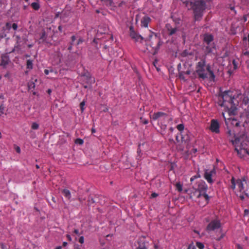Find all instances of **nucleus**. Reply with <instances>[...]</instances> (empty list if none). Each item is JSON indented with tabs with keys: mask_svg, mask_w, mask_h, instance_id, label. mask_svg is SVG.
Returning a JSON list of instances; mask_svg holds the SVG:
<instances>
[{
	"mask_svg": "<svg viewBox=\"0 0 249 249\" xmlns=\"http://www.w3.org/2000/svg\"><path fill=\"white\" fill-rule=\"evenodd\" d=\"M62 193L63 194L64 196L68 199H70L71 197V194L70 191L68 189H64L62 190Z\"/></svg>",
	"mask_w": 249,
	"mask_h": 249,
	"instance_id": "b1692460",
	"label": "nucleus"
},
{
	"mask_svg": "<svg viewBox=\"0 0 249 249\" xmlns=\"http://www.w3.org/2000/svg\"><path fill=\"white\" fill-rule=\"evenodd\" d=\"M44 73L45 74L48 75L49 73V71L48 70L45 69L44 70Z\"/></svg>",
	"mask_w": 249,
	"mask_h": 249,
	"instance_id": "680f3d73",
	"label": "nucleus"
},
{
	"mask_svg": "<svg viewBox=\"0 0 249 249\" xmlns=\"http://www.w3.org/2000/svg\"><path fill=\"white\" fill-rule=\"evenodd\" d=\"M213 40V37L212 35L208 33L204 35L203 42L206 54H209L212 52V49L214 48Z\"/></svg>",
	"mask_w": 249,
	"mask_h": 249,
	"instance_id": "39448f33",
	"label": "nucleus"
},
{
	"mask_svg": "<svg viewBox=\"0 0 249 249\" xmlns=\"http://www.w3.org/2000/svg\"><path fill=\"white\" fill-rule=\"evenodd\" d=\"M75 39H76L75 36H72L71 37V43H72V44H73V42L75 40Z\"/></svg>",
	"mask_w": 249,
	"mask_h": 249,
	"instance_id": "09e8293b",
	"label": "nucleus"
},
{
	"mask_svg": "<svg viewBox=\"0 0 249 249\" xmlns=\"http://www.w3.org/2000/svg\"><path fill=\"white\" fill-rule=\"evenodd\" d=\"M33 61L31 59L27 60L26 62L27 68L28 69L31 70L33 69Z\"/></svg>",
	"mask_w": 249,
	"mask_h": 249,
	"instance_id": "bb28decb",
	"label": "nucleus"
},
{
	"mask_svg": "<svg viewBox=\"0 0 249 249\" xmlns=\"http://www.w3.org/2000/svg\"><path fill=\"white\" fill-rule=\"evenodd\" d=\"M16 151H17V153H19L20 152V147L17 146V147L16 148Z\"/></svg>",
	"mask_w": 249,
	"mask_h": 249,
	"instance_id": "6e6d98bb",
	"label": "nucleus"
},
{
	"mask_svg": "<svg viewBox=\"0 0 249 249\" xmlns=\"http://www.w3.org/2000/svg\"><path fill=\"white\" fill-rule=\"evenodd\" d=\"M243 181H246L245 178H243L242 179H239L236 180V184L237 185L239 191L241 192L244 189V184L243 183Z\"/></svg>",
	"mask_w": 249,
	"mask_h": 249,
	"instance_id": "4be33fe9",
	"label": "nucleus"
},
{
	"mask_svg": "<svg viewBox=\"0 0 249 249\" xmlns=\"http://www.w3.org/2000/svg\"><path fill=\"white\" fill-rule=\"evenodd\" d=\"M201 196V194L194 187L190 191V197L192 199L198 198Z\"/></svg>",
	"mask_w": 249,
	"mask_h": 249,
	"instance_id": "f3484780",
	"label": "nucleus"
},
{
	"mask_svg": "<svg viewBox=\"0 0 249 249\" xmlns=\"http://www.w3.org/2000/svg\"><path fill=\"white\" fill-rule=\"evenodd\" d=\"M249 214V210L248 209H245L244 210V216L247 215Z\"/></svg>",
	"mask_w": 249,
	"mask_h": 249,
	"instance_id": "de8ad7c7",
	"label": "nucleus"
},
{
	"mask_svg": "<svg viewBox=\"0 0 249 249\" xmlns=\"http://www.w3.org/2000/svg\"><path fill=\"white\" fill-rule=\"evenodd\" d=\"M239 197L242 200H243L245 199L244 196L242 195H240Z\"/></svg>",
	"mask_w": 249,
	"mask_h": 249,
	"instance_id": "052dcab7",
	"label": "nucleus"
},
{
	"mask_svg": "<svg viewBox=\"0 0 249 249\" xmlns=\"http://www.w3.org/2000/svg\"><path fill=\"white\" fill-rule=\"evenodd\" d=\"M201 196H204L205 198L206 201H207V203H208V201L209 200L210 197L209 196L206 194V192L202 193H201Z\"/></svg>",
	"mask_w": 249,
	"mask_h": 249,
	"instance_id": "2f4dec72",
	"label": "nucleus"
},
{
	"mask_svg": "<svg viewBox=\"0 0 249 249\" xmlns=\"http://www.w3.org/2000/svg\"><path fill=\"white\" fill-rule=\"evenodd\" d=\"M73 44H72V43H71V44L68 47V50L70 51H71L72 49V46Z\"/></svg>",
	"mask_w": 249,
	"mask_h": 249,
	"instance_id": "4d7b16f0",
	"label": "nucleus"
},
{
	"mask_svg": "<svg viewBox=\"0 0 249 249\" xmlns=\"http://www.w3.org/2000/svg\"><path fill=\"white\" fill-rule=\"evenodd\" d=\"M216 174V171L214 168H213L211 171H209L208 169L205 170V172L204 174V177L205 179L207 180L208 182L210 184H212L214 182V180L212 178L215 176Z\"/></svg>",
	"mask_w": 249,
	"mask_h": 249,
	"instance_id": "6e6552de",
	"label": "nucleus"
},
{
	"mask_svg": "<svg viewBox=\"0 0 249 249\" xmlns=\"http://www.w3.org/2000/svg\"><path fill=\"white\" fill-rule=\"evenodd\" d=\"M246 106L247 107L245 108V110L248 114H249V104H248Z\"/></svg>",
	"mask_w": 249,
	"mask_h": 249,
	"instance_id": "8fccbe9b",
	"label": "nucleus"
},
{
	"mask_svg": "<svg viewBox=\"0 0 249 249\" xmlns=\"http://www.w3.org/2000/svg\"><path fill=\"white\" fill-rule=\"evenodd\" d=\"M90 84H84V88L85 89H87L89 87V85H90Z\"/></svg>",
	"mask_w": 249,
	"mask_h": 249,
	"instance_id": "0e129e2a",
	"label": "nucleus"
},
{
	"mask_svg": "<svg viewBox=\"0 0 249 249\" xmlns=\"http://www.w3.org/2000/svg\"><path fill=\"white\" fill-rule=\"evenodd\" d=\"M85 105V102L83 101L80 104L81 110L83 111L84 110V106Z\"/></svg>",
	"mask_w": 249,
	"mask_h": 249,
	"instance_id": "a19ab883",
	"label": "nucleus"
},
{
	"mask_svg": "<svg viewBox=\"0 0 249 249\" xmlns=\"http://www.w3.org/2000/svg\"><path fill=\"white\" fill-rule=\"evenodd\" d=\"M81 81L83 85L85 84H91L95 82L94 80L92 79L90 74L89 72L82 74L81 76Z\"/></svg>",
	"mask_w": 249,
	"mask_h": 249,
	"instance_id": "9b49d317",
	"label": "nucleus"
},
{
	"mask_svg": "<svg viewBox=\"0 0 249 249\" xmlns=\"http://www.w3.org/2000/svg\"><path fill=\"white\" fill-rule=\"evenodd\" d=\"M78 241L81 244H83L84 242V236H81L79 240H78Z\"/></svg>",
	"mask_w": 249,
	"mask_h": 249,
	"instance_id": "c03bdc74",
	"label": "nucleus"
},
{
	"mask_svg": "<svg viewBox=\"0 0 249 249\" xmlns=\"http://www.w3.org/2000/svg\"><path fill=\"white\" fill-rule=\"evenodd\" d=\"M4 110V107L3 106V104L2 103L0 106V112L1 114H3Z\"/></svg>",
	"mask_w": 249,
	"mask_h": 249,
	"instance_id": "79ce46f5",
	"label": "nucleus"
},
{
	"mask_svg": "<svg viewBox=\"0 0 249 249\" xmlns=\"http://www.w3.org/2000/svg\"><path fill=\"white\" fill-rule=\"evenodd\" d=\"M136 249H147L144 242L139 243V246Z\"/></svg>",
	"mask_w": 249,
	"mask_h": 249,
	"instance_id": "cd10ccee",
	"label": "nucleus"
},
{
	"mask_svg": "<svg viewBox=\"0 0 249 249\" xmlns=\"http://www.w3.org/2000/svg\"><path fill=\"white\" fill-rule=\"evenodd\" d=\"M199 178H200V175L199 174H197L196 175L194 176L191 178L190 181L192 182L194 179Z\"/></svg>",
	"mask_w": 249,
	"mask_h": 249,
	"instance_id": "ea45409f",
	"label": "nucleus"
},
{
	"mask_svg": "<svg viewBox=\"0 0 249 249\" xmlns=\"http://www.w3.org/2000/svg\"><path fill=\"white\" fill-rule=\"evenodd\" d=\"M221 226V223L218 220H212L207 226V230L208 231H214L219 229Z\"/></svg>",
	"mask_w": 249,
	"mask_h": 249,
	"instance_id": "9d476101",
	"label": "nucleus"
},
{
	"mask_svg": "<svg viewBox=\"0 0 249 249\" xmlns=\"http://www.w3.org/2000/svg\"><path fill=\"white\" fill-rule=\"evenodd\" d=\"M31 6L35 10H38L40 8V4L38 2H34L31 3Z\"/></svg>",
	"mask_w": 249,
	"mask_h": 249,
	"instance_id": "393cba45",
	"label": "nucleus"
},
{
	"mask_svg": "<svg viewBox=\"0 0 249 249\" xmlns=\"http://www.w3.org/2000/svg\"><path fill=\"white\" fill-rule=\"evenodd\" d=\"M183 3L188 10H193L195 21H200L205 9L206 3L202 0H185Z\"/></svg>",
	"mask_w": 249,
	"mask_h": 249,
	"instance_id": "f03ea898",
	"label": "nucleus"
},
{
	"mask_svg": "<svg viewBox=\"0 0 249 249\" xmlns=\"http://www.w3.org/2000/svg\"><path fill=\"white\" fill-rule=\"evenodd\" d=\"M39 125L36 123H33L32 124V128L33 129H37L38 128Z\"/></svg>",
	"mask_w": 249,
	"mask_h": 249,
	"instance_id": "4c0bfd02",
	"label": "nucleus"
},
{
	"mask_svg": "<svg viewBox=\"0 0 249 249\" xmlns=\"http://www.w3.org/2000/svg\"><path fill=\"white\" fill-rule=\"evenodd\" d=\"M224 237V234H222L220 237L217 238L216 239V240L218 241H220L222 238H223Z\"/></svg>",
	"mask_w": 249,
	"mask_h": 249,
	"instance_id": "13d9d810",
	"label": "nucleus"
},
{
	"mask_svg": "<svg viewBox=\"0 0 249 249\" xmlns=\"http://www.w3.org/2000/svg\"><path fill=\"white\" fill-rule=\"evenodd\" d=\"M177 128L179 131H181L183 130L184 126L183 124H179L177 125Z\"/></svg>",
	"mask_w": 249,
	"mask_h": 249,
	"instance_id": "f704fd0d",
	"label": "nucleus"
},
{
	"mask_svg": "<svg viewBox=\"0 0 249 249\" xmlns=\"http://www.w3.org/2000/svg\"><path fill=\"white\" fill-rule=\"evenodd\" d=\"M236 247L237 249H243V247L240 244H236Z\"/></svg>",
	"mask_w": 249,
	"mask_h": 249,
	"instance_id": "5fc2aeb1",
	"label": "nucleus"
},
{
	"mask_svg": "<svg viewBox=\"0 0 249 249\" xmlns=\"http://www.w3.org/2000/svg\"><path fill=\"white\" fill-rule=\"evenodd\" d=\"M47 93L49 94H50L52 92V90L51 89H48L47 91Z\"/></svg>",
	"mask_w": 249,
	"mask_h": 249,
	"instance_id": "338daca9",
	"label": "nucleus"
},
{
	"mask_svg": "<svg viewBox=\"0 0 249 249\" xmlns=\"http://www.w3.org/2000/svg\"><path fill=\"white\" fill-rule=\"evenodd\" d=\"M88 204L89 206H90L95 203V201H94L93 198L90 196H89V197L88 198Z\"/></svg>",
	"mask_w": 249,
	"mask_h": 249,
	"instance_id": "7c9ffc66",
	"label": "nucleus"
},
{
	"mask_svg": "<svg viewBox=\"0 0 249 249\" xmlns=\"http://www.w3.org/2000/svg\"><path fill=\"white\" fill-rule=\"evenodd\" d=\"M230 142L235 146V150L237 151L238 154H239V151L242 150L246 151L249 141L246 132L243 131L237 134L234 140H230Z\"/></svg>",
	"mask_w": 249,
	"mask_h": 249,
	"instance_id": "20e7f679",
	"label": "nucleus"
},
{
	"mask_svg": "<svg viewBox=\"0 0 249 249\" xmlns=\"http://www.w3.org/2000/svg\"><path fill=\"white\" fill-rule=\"evenodd\" d=\"M37 81L36 78H32L31 80L28 83V90L35 89L36 87L35 82Z\"/></svg>",
	"mask_w": 249,
	"mask_h": 249,
	"instance_id": "412c9836",
	"label": "nucleus"
},
{
	"mask_svg": "<svg viewBox=\"0 0 249 249\" xmlns=\"http://www.w3.org/2000/svg\"><path fill=\"white\" fill-rule=\"evenodd\" d=\"M243 103L245 106L249 104V99L248 97H244L243 100Z\"/></svg>",
	"mask_w": 249,
	"mask_h": 249,
	"instance_id": "e433bc0d",
	"label": "nucleus"
},
{
	"mask_svg": "<svg viewBox=\"0 0 249 249\" xmlns=\"http://www.w3.org/2000/svg\"><path fill=\"white\" fill-rule=\"evenodd\" d=\"M196 189L201 194L206 192L208 186L204 181L200 180L197 182V187Z\"/></svg>",
	"mask_w": 249,
	"mask_h": 249,
	"instance_id": "ddd939ff",
	"label": "nucleus"
},
{
	"mask_svg": "<svg viewBox=\"0 0 249 249\" xmlns=\"http://www.w3.org/2000/svg\"><path fill=\"white\" fill-rule=\"evenodd\" d=\"M226 133L230 141L231 139H233V138H235L237 136V135L235 134V130L233 128V127L226 126Z\"/></svg>",
	"mask_w": 249,
	"mask_h": 249,
	"instance_id": "2eb2a0df",
	"label": "nucleus"
},
{
	"mask_svg": "<svg viewBox=\"0 0 249 249\" xmlns=\"http://www.w3.org/2000/svg\"><path fill=\"white\" fill-rule=\"evenodd\" d=\"M10 58L8 53H4L1 55V62L0 65L5 67L10 62Z\"/></svg>",
	"mask_w": 249,
	"mask_h": 249,
	"instance_id": "dca6fc26",
	"label": "nucleus"
},
{
	"mask_svg": "<svg viewBox=\"0 0 249 249\" xmlns=\"http://www.w3.org/2000/svg\"><path fill=\"white\" fill-rule=\"evenodd\" d=\"M196 246L199 249H203L204 248V246L203 244L201 242H197Z\"/></svg>",
	"mask_w": 249,
	"mask_h": 249,
	"instance_id": "c9c22d12",
	"label": "nucleus"
},
{
	"mask_svg": "<svg viewBox=\"0 0 249 249\" xmlns=\"http://www.w3.org/2000/svg\"><path fill=\"white\" fill-rule=\"evenodd\" d=\"M177 189L179 192H181L182 190V185L179 182L177 183L176 185Z\"/></svg>",
	"mask_w": 249,
	"mask_h": 249,
	"instance_id": "473e14b6",
	"label": "nucleus"
},
{
	"mask_svg": "<svg viewBox=\"0 0 249 249\" xmlns=\"http://www.w3.org/2000/svg\"><path fill=\"white\" fill-rule=\"evenodd\" d=\"M58 30H59V31L60 32H61V33H62V26L59 25V26H58Z\"/></svg>",
	"mask_w": 249,
	"mask_h": 249,
	"instance_id": "bf43d9fd",
	"label": "nucleus"
},
{
	"mask_svg": "<svg viewBox=\"0 0 249 249\" xmlns=\"http://www.w3.org/2000/svg\"><path fill=\"white\" fill-rule=\"evenodd\" d=\"M168 117V115L163 112H157L153 113L152 116V119L153 120H157L160 118H162L163 119H167Z\"/></svg>",
	"mask_w": 249,
	"mask_h": 249,
	"instance_id": "4468645a",
	"label": "nucleus"
},
{
	"mask_svg": "<svg viewBox=\"0 0 249 249\" xmlns=\"http://www.w3.org/2000/svg\"><path fill=\"white\" fill-rule=\"evenodd\" d=\"M231 188L232 189V190H234L235 188V185L236 184V181L235 182V178L234 177H232L231 178Z\"/></svg>",
	"mask_w": 249,
	"mask_h": 249,
	"instance_id": "c85d7f7f",
	"label": "nucleus"
},
{
	"mask_svg": "<svg viewBox=\"0 0 249 249\" xmlns=\"http://www.w3.org/2000/svg\"><path fill=\"white\" fill-rule=\"evenodd\" d=\"M107 6H111L113 3V0H101Z\"/></svg>",
	"mask_w": 249,
	"mask_h": 249,
	"instance_id": "c756f323",
	"label": "nucleus"
},
{
	"mask_svg": "<svg viewBox=\"0 0 249 249\" xmlns=\"http://www.w3.org/2000/svg\"><path fill=\"white\" fill-rule=\"evenodd\" d=\"M150 21L151 18L147 16H144L141 20V26L147 27Z\"/></svg>",
	"mask_w": 249,
	"mask_h": 249,
	"instance_id": "aec40b11",
	"label": "nucleus"
},
{
	"mask_svg": "<svg viewBox=\"0 0 249 249\" xmlns=\"http://www.w3.org/2000/svg\"><path fill=\"white\" fill-rule=\"evenodd\" d=\"M129 35L131 38L134 39L136 42L142 43L143 41H146V39H144L142 36L135 32L134 26L132 25L129 27Z\"/></svg>",
	"mask_w": 249,
	"mask_h": 249,
	"instance_id": "0eeeda50",
	"label": "nucleus"
},
{
	"mask_svg": "<svg viewBox=\"0 0 249 249\" xmlns=\"http://www.w3.org/2000/svg\"><path fill=\"white\" fill-rule=\"evenodd\" d=\"M16 38L17 40V46L15 47V48L11 52H14L15 51L19 50L21 47H24L25 45L27 43L28 39L25 36H22V37L19 36H16Z\"/></svg>",
	"mask_w": 249,
	"mask_h": 249,
	"instance_id": "423d86ee",
	"label": "nucleus"
},
{
	"mask_svg": "<svg viewBox=\"0 0 249 249\" xmlns=\"http://www.w3.org/2000/svg\"><path fill=\"white\" fill-rule=\"evenodd\" d=\"M158 196V194L156 193H153L151 195V197L152 198L156 197Z\"/></svg>",
	"mask_w": 249,
	"mask_h": 249,
	"instance_id": "49530a36",
	"label": "nucleus"
},
{
	"mask_svg": "<svg viewBox=\"0 0 249 249\" xmlns=\"http://www.w3.org/2000/svg\"><path fill=\"white\" fill-rule=\"evenodd\" d=\"M83 42V39H82V38H80L78 39V41H77V45H78V44H80V43H82Z\"/></svg>",
	"mask_w": 249,
	"mask_h": 249,
	"instance_id": "603ef678",
	"label": "nucleus"
},
{
	"mask_svg": "<svg viewBox=\"0 0 249 249\" xmlns=\"http://www.w3.org/2000/svg\"><path fill=\"white\" fill-rule=\"evenodd\" d=\"M12 28H13L14 30H17V29H18V25H17V23H13V24H12Z\"/></svg>",
	"mask_w": 249,
	"mask_h": 249,
	"instance_id": "a18cd8bd",
	"label": "nucleus"
},
{
	"mask_svg": "<svg viewBox=\"0 0 249 249\" xmlns=\"http://www.w3.org/2000/svg\"><path fill=\"white\" fill-rule=\"evenodd\" d=\"M74 249H81L80 246L78 244H75L74 245Z\"/></svg>",
	"mask_w": 249,
	"mask_h": 249,
	"instance_id": "3c124183",
	"label": "nucleus"
},
{
	"mask_svg": "<svg viewBox=\"0 0 249 249\" xmlns=\"http://www.w3.org/2000/svg\"><path fill=\"white\" fill-rule=\"evenodd\" d=\"M67 238L68 239V240H69V241H71V236H70V235L67 234Z\"/></svg>",
	"mask_w": 249,
	"mask_h": 249,
	"instance_id": "e2e57ef3",
	"label": "nucleus"
},
{
	"mask_svg": "<svg viewBox=\"0 0 249 249\" xmlns=\"http://www.w3.org/2000/svg\"><path fill=\"white\" fill-rule=\"evenodd\" d=\"M234 99L233 92L226 90L219 94L217 104L221 107H225L230 114H234L237 107L233 103Z\"/></svg>",
	"mask_w": 249,
	"mask_h": 249,
	"instance_id": "f257e3e1",
	"label": "nucleus"
},
{
	"mask_svg": "<svg viewBox=\"0 0 249 249\" xmlns=\"http://www.w3.org/2000/svg\"><path fill=\"white\" fill-rule=\"evenodd\" d=\"M222 115L225 119V124L226 126H231L233 127H238L240 125V122L238 121L236 119H226L224 116V113H222Z\"/></svg>",
	"mask_w": 249,
	"mask_h": 249,
	"instance_id": "1a4fd4ad",
	"label": "nucleus"
},
{
	"mask_svg": "<svg viewBox=\"0 0 249 249\" xmlns=\"http://www.w3.org/2000/svg\"><path fill=\"white\" fill-rule=\"evenodd\" d=\"M47 35H46L45 32L43 30L40 34V36L39 39L42 40V41L43 42V41H46V40L47 39Z\"/></svg>",
	"mask_w": 249,
	"mask_h": 249,
	"instance_id": "a878e982",
	"label": "nucleus"
},
{
	"mask_svg": "<svg viewBox=\"0 0 249 249\" xmlns=\"http://www.w3.org/2000/svg\"><path fill=\"white\" fill-rule=\"evenodd\" d=\"M244 55H249V52L246 51L244 53Z\"/></svg>",
	"mask_w": 249,
	"mask_h": 249,
	"instance_id": "774afa93",
	"label": "nucleus"
},
{
	"mask_svg": "<svg viewBox=\"0 0 249 249\" xmlns=\"http://www.w3.org/2000/svg\"><path fill=\"white\" fill-rule=\"evenodd\" d=\"M74 233H75L77 235H80V233H79V230H77V229H75L74 230Z\"/></svg>",
	"mask_w": 249,
	"mask_h": 249,
	"instance_id": "864d4df0",
	"label": "nucleus"
},
{
	"mask_svg": "<svg viewBox=\"0 0 249 249\" xmlns=\"http://www.w3.org/2000/svg\"><path fill=\"white\" fill-rule=\"evenodd\" d=\"M232 64L233 65V70H235L237 68V63L235 60L233 59L232 61Z\"/></svg>",
	"mask_w": 249,
	"mask_h": 249,
	"instance_id": "58836bf2",
	"label": "nucleus"
},
{
	"mask_svg": "<svg viewBox=\"0 0 249 249\" xmlns=\"http://www.w3.org/2000/svg\"><path fill=\"white\" fill-rule=\"evenodd\" d=\"M6 29L9 30L11 28V24L9 22H7L5 24Z\"/></svg>",
	"mask_w": 249,
	"mask_h": 249,
	"instance_id": "37998d69",
	"label": "nucleus"
},
{
	"mask_svg": "<svg viewBox=\"0 0 249 249\" xmlns=\"http://www.w3.org/2000/svg\"><path fill=\"white\" fill-rule=\"evenodd\" d=\"M206 71L209 72V80L214 82L215 81V76L213 71L212 70L211 65L208 64L206 65L205 59H202L200 61L197 63L196 66V72L198 75L199 78L204 80L208 77Z\"/></svg>",
	"mask_w": 249,
	"mask_h": 249,
	"instance_id": "7ed1b4c3",
	"label": "nucleus"
},
{
	"mask_svg": "<svg viewBox=\"0 0 249 249\" xmlns=\"http://www.w3.org/2000/svg\"><path fill=\"white\" fill-rule=\"evenodd\" d=\"M233 71H234L233 70L232 71H231L229 69L228 71V72L230 74V75H231L233 73Z\"/></svg>",
	"mask_w": 249,
	"mask_h": 249,
	"instance_id": "69168bd1",
	"label": "nucleus"
},
{
	"mask_svg": "<svg viewBox=\"0 0 249 249\" xmlns=\"http://www.w3.org/2000/svg\"><path fill=\"white\" fill-rule=\"evenodd\" d=\"M180 66V64L178 65V77L180 79L185 81L186 79H185V75H189L191 73V71L190 70H187L186 71H180L179 70V67Z\"/></svg>",
	"mask_w": 249,
	"mask_h": 249,
	"instance_id": "6ab92c4d",
	"label": "nucleus"
},
{
	"mask_svg": "<svg viewBox=\"0 0 249 249\" xmlns=\"http://www.w3.org/2000/svg\"><path fill=\"white\" fill-rule=\"evenodd\" d=\"M75 142L76 144L82 145L84 143V141L82 139L78 138L75 140Z\"/></svg>",
	"mask_w": 249,
	"mask_h": 249,
	"instance_id": "72a5a7b5",
	"label": "nucleus"
},
{
	"mask_svg": "<svg viewBox=\"0 0 249 249\" xmlns=\"http://www.w3.org/2000/svg\"><path fill=\"white\" fill-rule=\"evenodd\" d=\"M210 129L212 132L219 133V124L216 120L213 119L211 121Z\"/></svg>",
	"mask_w": 249,
	"mask_h": 249,
	"instance_id": "f8f14e48",
	"label": "nucleus"
},
{
	"mask_svg": "<svg viewBox=\"0 0 249 249\" xmlns=\"http://www.w3.org/2000/svg\"><path fill=\"white\" fill-rule=\"evenodd\" d=\"M165 27L168 32V35L169 36L175 35L177 31H178V29L177 27H172L170 24H166Z\"/></svg>",
	"mask_w": 249,
	"mask_h": 249,
	"instance_id": "a211bd4d",
	"label": "nucleus"
},
{
	"mask_svg": "<svg viewBox=\"0 0 249 249\" xmlns=\"http://www.w3.org/2000/svg\"><path fill=\"white\" fill-rule=\"evenodd\" d=\"M155 39L156 40H157L158 41V43H157V45L155 48V52L154 53V54H155L157 51L159 50L160 46L162 45V42L161 41V39L160 38V37H157V36L156 34H155Z\"/></svg>",
	"mask_w": 249,
	"mask_h": 249,
	"instance_id": "5701e85b",
	"label": "nucleus"
}]
</instances>
